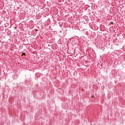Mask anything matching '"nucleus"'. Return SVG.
Segmentation results:
<instances>
[{
    "label": "nucleus",
    "mask_w": 125,
    "mask_h": 125,
    "mask_svg": "<svg viewBox=\"0 0 125 125\" xmlns=\"http://www.w3.org/2000/svg\"><path fill=\"white\" fill-rule=\"evenodd\" d=\"M22 55H26V54L25 53H23Z\"/></svg>",
    "instance_id": "nucleus-1"
},
{
    "label": "nucleus",
    "mask_w": 125,
    "mask_h": 125,
    "mask_svg": "<svg viewBox=\"0 0 125 125\" xmlns=\"http://www.w3.org/2000/svg\"><path fill=\"white\" fill-rule=\"evenodd\" d=\"M36 31H38V29H36Z\"/></svg>",
    "instance_id": "nucleus-2"
}]
</instances>
